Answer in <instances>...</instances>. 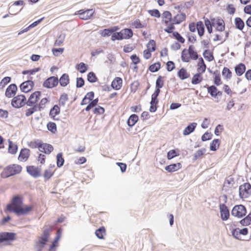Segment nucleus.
<instances>
[{"instance_id": "1", "label": "nucleus", "mask_w": 251, "mask_h": 251, "mask_svg": "<svg viewBox=\"0 0 251 251\" xmlns=\"http://www.w3.org/2000/svg\"><path fill=\"white\" fill-rule=\"evenodd\" d=\"M34 208L33 205H25L21 206L19 208H13L11 205H7L5 211H9L15 213L18 216L27 215Z\"/></svg>"}, {"instance_id": "2", "label": "nucleus", "mask_w": 251, "mask_h": 251, "mask_svg": "<svg viewBox=\"0 0 251 251\" xmlns=\"http://www.w3.org/2000/svg\"><path fill=\"white\" fill-rule=\"evenodd\" d=\"M22 170V167L19 165L13 164L6 167L2 173L1 176L2 178H7L11 176L19 174Z\"/></svg>"}, {"instance_id": "3", "label": "nucleus", "mask_w": 251, "mask_h": 251, "mask_svg": "<svg viewBox=\"0 0 251 251\" xmlns=\"http://www.w3.org/2000/svg\"><path fill=\"white\" fill-rule=\"evenodd\" d=\"M16 238V234L12 232H0V245L5 243V245L10 244L14 241Z\"/></svg>"}, {"instance_id": "4", "label": "nucleus", "mask_w": 251, "mask_h": 251, "mask_svg": "<svg viewBox=\"0 0 251 251\" xmlns=\"http://www.w3.org/2000/svg\"><path fill=\"white\" fill-rule=\"evenodd\" d=\"M26 98L23 94L18 95L13 97L11 100V105L15 108H20L24 106L26 103Z\"/></svg>"}, {"instance_id": "5", "label": "nucleus", "mask_w": 251, "mask_h": 251, "mask_svg": "<svg viewBox=\"0 0 251 251\" xmlns=\"http://www.w3.org/2000/svg\"><path fill=\"white\" fill-rule=\"evenodd\" d=\"M247 213L246 207L242 205H235L232 208L231 215L238 218H242L245 217Z\"/></svg>"}, {"instance_id": "6", "label": "nucleus", "mask_w": 251, "mask_h": 251, "mask_svg": "<svg viewBox=\"0 0 251 251\" xmlns=\"http://www.w3.org/2000/svg\"><path fill=\"white\" fill-rule=\"evenodd\" d=\"M251 194V184L245 183L239 188V196L241 199L246 198Z\"/></svg>"}, {"instance_id": "7", "label": "nucleus", "mask_w": 251, "mask_h": 251, "mask_svg": "<svg viewBox=\"0 0 251 251\" xmlns=\"http://www.w3.org/2000/svg\"><path fill=\"white\" fill-rule=\"evenodd\" d=\"M58 82L59 80L57 76H51L44 81L43 86L45 88L50 89L57 86Z\"/></svg>"}, {"instance_id": "8", "label": "nucleus", "mask_w": 251, "mask_h": 251, "mask_svg": "<svg viewBox=\"0 0 251 251\" xmlns=\"http://www.w3.org/2000/svg\"><path fill=\"white\" fill-rule=\"evenodd\" d=\"M41 95V92L39 91H35L32 93L28 100L26 101V105L28 106H31L34 104H36L40 100Z\"/></svg>"}, {"instance_id": "9", "label": "nucleus", "mask_w": 251, "mask_h": 251, "mask_svg": "<svg viewBox=\"0 0 251 251\" xmlns=\"http://www.w3.org/2000/svg\"><path fill=\"white\" fill-rule=\"evenodd\" d=\"M221 218L223 221H226L230 216L229 209L225 203H221L219 205Z\"/></svg>"}, {"instance_id": "10", "label": "nucleus", "mask_w": 251, "mask_h": 251, "mask_svg": "<svg viewBox=\"0 0 251 251\" xmlns=\"http://www.w3.org/2000/svg\"><path fill=\"white\" fill-rule=\"evenodd\" d=\"M94 11L93 9H88L86 10H79L75 13V15H79L80 19L87 20L90 19L93 15Z\"/></svg>"}, {"instance_id": "11", "label": "nucleus", "mask_w": 251, "mask_h": 251, "mask_svg": "<svg viewBox=\"0 0 251 251\" xmlns=\"http://www.w3.org/2000/svg\"><path fill=\"white\" fill-rule=\"evenodd\" d=\"M23 204V198L21 196L15 195L13 197L10 203L7 205H11L13 208H19Z\"/></svg>"}, {"instance_id": "12", "label": "nucleus", "mask_w": 251, "mask_h": 251, "mask_svg": "<svg viewBox=\"0 0 251 251\" xmlns=\"http://www.w3.org/2000/svg\"><path fill=\"white\" fill-rule=\"evenodd\" d=\"M26 172L34 178H37L41 176L40 169L34 166H26Z\"/></svg>"}, {"instance_id": "13", "label": "nucleus", "mask_w": 251, "mask_h": 251, "mask_svg": "<svg viewBox=\"0 0 251 251\" xmlns=\"http://www.w3.org/2000/svg\"><path fill=\"white\" fill-rule=\"evenodd\" d=\"M18 87L15 83L10 84L6 89L5 95L8 98L14 97L17 93Z\"/></svg>"}, {"instance_id": "14", "label": "nucleus", "mask_w": 251, "mask_h": 251, "mask_svg": "<svg viewBox=\"0 0 251 251\" xmlns=\"http://www.w3.org/2000/svg\"><path fill=\"white\" fill-rule=\"evenodd\" d=\"M40 151L44 152L46 154H50L53 150V146L47 143H43L42 141L40 143L39 148Z\"/></svg>"}, {"instance_id": "15", "label": "nucleus", "mask_w": 251, "mask_h": 251, "mask_svg": "<svg viewBox=\"0 0 251 251\" xmlns=\"http://www.w3.org/2000/svg\"><path fill=\"white\" fill-rule=\"evenodd\" d=\"M30 151L28 149L23 148L21 150L18 159L21 161H26L30 156Z\"/></svg>"}, {"instance_id": "16", "label": "nucleus", "mask_w": 251, "mask_h": 251, "mask_svg": "<svg viewBox=\"0 0 251 251\" xmlns=\"http://www.w3.org/2000/svg\"><path fill=\"white\" fill-rule=\"evenodd\" d=\"M60 112V107L57 104H55L50 109L49 116L54 121L59 120V119L56 118L55 116L59 114Z\"/></svg>"}, {"instance_id": "17", "label": "nucleus", "mask_w": 251, "mask_h": 251, "mask_svg": "<svg viewBox=\"0 0 251 251\" xmlns=\"http://www.w3.org/2000/svg\"><path fill=\"white\" fill-rule=\"evenodd\" d=\"M246 65L243 63H239L234 67V71L237 76L242 75L246 72Z\"/></svg>"}, {"instance_id": "18", "label": "nucleus", "mask_w": 251, "mask_h": 251, "mask_svg": "<svg viewBox=\"0 0 251 251\" xmlns=\"http://www.w3.org/2000/svg\"><path fill=\"white\" fill-rule=\"evenodd\" d=\"M123 80L120 77H116L111 83L112 88L116 90H120L122 87Z\"/></svg>"}, {"instance_id": "19", "label": "nucleus", "mask_w": 251, "mask_h": 251, "mask_svg": "<svg viewBox=\"0 0 251 251\" xmlns=\"http://www.w3.org/2000/svg\"><path fill=\"white\" fill-rule=\"evenodd\" d=\"M197 124L196 123H192L189 124L184 129L183 134L187 136L192 133L196 128Z\"/></svg>"}, {"instance_id": "20", "label": "nucleus", "mask_w": 251, "mask_h": 251, "mask_svg": "<svg viewBox=\"0 0 251 251\" xmlns=\"http://www.w3.org/2000/svg\"><path fill=\"white\" fill-rule=\"evenodd\" d=\"M181 164L180 163H173L169 165H167L165 167V169L168 172L172 173L178 170L181 168Z\"/></svg>"}, {"instance_id": "21", "label": "nucleus", "mask_w": 251, "mask_h": 251, "mask_svg": "<svg viewBox=\"0 0 251 251\" xmlns=\"http://www.w3.org/2000/svg\"><path fill=\"white\" fill-rule=\"evenodd\" d=\"M138 120V116L135 114H132L128 118L126 122L127 125L128 126L131 127L137 123Z\"/></svg>"}, {"instance_id": "22", "label": "nucleus", "mask_w": 251, "mask_h": 251, "mask_svg": "<svg viewBox=\"0 0 251 251\" xmlns=\"http://www.w3.org/2000/svg\"><path fill=\"white\" fill-rule=\"evenodd\" d=\"M58 80L60 85L62 87H66L70 83L69 76L67 74L64 73L61 76Z\"/></svg>"}, {"instance_id": "23", "label": "nucleus", "mask_w": 251, "mask_h": 251, "mask_svg": "<svg viewBox=\"0 0 251 251\" xmlns=\"http://www.w3.org/2000/svg\"><path fill=\"white\" fill-rule=\"evenodd\" d=\"M9 145L8 148V151L9 153L15 154L18 151V147L16 144L14 143L10 139L8 140Z\"/></svg>"}, {"instance_id": "24", "label": "nucleus", "mask_w": 251, "mask_h": 251, "mask_svg": "<svg viewBox=\"0 0 251 251\" xmlns=\"http://www.w3.org/2000/svg\"><path fill=\"white\" fill-rule=\"evenodd\" d=\"M162 17L163 19H165V20L163 21L166 25H168L169 23L173 22L172 15L169 11H164Z\"/></svg>"}, {"instance_id": "25", "label": "nucleus", "mask_w": 251, "mask_h": 251, "mask_svg": "<svg viewBox=\"0 0 251 251\" xmlns=\"http://www.w3.org/2000/svg\"><path fill=\"white\" fill-rule=\"evenodd\" d=\"M202 74L203 73L198 72L197 73L195 74L192 78V83L194 85L200 83L203 79L202 75Z\"/></svg>"}, {"instance_id": "26", "label": "nucleus", "mask_w": 251, "mask_h": 251, "mask_svg": "<svg viewBox=\"0 0 251 251\" xmlns=\"http://www.w3.org/2000/svg\"><path fill=\"white\" fill-rule=\"evenodd\" d=\"M177 76L181 80H184L190 77V74L187 72L184 68H181L177 72Z\"/></svg>"}, {"instance_id": "27", "label": "nucleus", "mask_w": 251, "mask_h": 251, "mask_svg": "<svg viewBox=\"0 0 251 251\" xmlns=\"http://www.w3.org/2000/svg\"><path fill=\"white\" fill-rule=\"evenodd\" d=\"M216 27L217 30L219 31H223L225 29V23L224 21L220 17H217Z\"/></svg>"}, {"instance_id": "28", "label": "nucleus", "mask_w": 251, "mask_h": 251, "mask_svg": "<svg viewBox=\"0 0 251 251\" xmlns=\"http://www.w3.org/2000/svg\"><path fill=\"white\" fill-rule=\"evenodd\" d=\"M198 68L197 71L201 73H204L206 69V65L204 63V60L202 57H200L199 59V62L198 63Z\"/></svg>"}, {"instance_id": "29", "label": "nucleus", "mask_w": 251, "mask_h": 251, "mask_svg": "<svg viewBox=\"0 0 251 251\" xmlns=\"http://www.w3.org/2000/svg\"><path fill=\"white\" fill-rule=\"evenodd\" d=\"M207 87L208 93L212 97L216 99V92L217 91V88L216 85H212L211 86H208L206 85L204 87Z\"/></svg>"}, {"instance_id": "30", "label": "nucleus", "mask_w": 251, "mask_h": 251, "mask_svg": "<svg viewBox=\"0 0 251 251\" xmlns=\"http://www.w3.org/2000/svg\"><path fill=\"white\" fill-rule=\"evenodd\" d=\"M196 27L199 35L200 37L203 36L205 32V28L203 22L201 21L197 22Z\"/></svg>"}, {"instance_id": "31", "label": "nucleus", "mask_w": 251, "mask_h": 251, "mask_svg": "<svg viewBox=\"0 0 251 251\" xmlns=\"http://www.w3.org/2000/svg\"><path fill=\"white\" fill-rule=\"evenodd\" d=\"M235 27L239 30H242L245 27L243 20L240 17H236L234 19Z\"/></svg>"}, {"instance_id": "32", "label": "nucleus", "mask_w": 251, "mask_h": 251, "mask_svg": "<svg viewBox=\"0 0 251 251\" xmlns=\"http://www.w3.org/2000/svg\"><path fill=\"white\" fill-rule=\"evenodd\" d=\"M121 31L123 33V36H124V39H129L133 36V31L130 28H125L121 30Z\"/></svg>"}, {"instance_id": "33", "label": "nucleus", "mask_w": 251, "mask_h": 251, "mask_svg": "<svg viewBox=\"0 0 251 251\" xmlns=\"http://www.w3.org/2000/svg\"><path fill=\"white\" fill-rule=\"evenodd\" d=\"M242 226H248L251 225V212L239 221Z\"/></svg>"}, {"instance_id": "34", "label": "nucleus", "mask_w": 251, "mask_h": 251, "mask_svg": "<svg viewBox=\"0 0 251 251\" xmlns=\"http://www.w3.org/2000/svg\"><path fill=\"white\" fill-rule=\"evenodd\" d=\"M179 154V150L178 149H173L167 152V157L168 160H171L174 157L178 156Z\"/></svg>"}, {"instance_id": "35", "label": "nucleus", "mask_w": 251, "mask_h": 251, "mask_svg": "<svg viewBox=\"0 0 251 251\" xmlns=\"http://www.w3.org/2000/svg\"><path fill=\"white\" fill-rule=\"evenodd\" d=\"M204 58L209 62H211L214 59V57L212 52H211L209 49L204 50L203 52Z\"/></svg>"}, {"instance_id": "36", "label": "nucleus", "mask_w": 251, "mask_h": 251, "mask_svg": "<svg viewBox=\"0 0 251 251\" xmlns=\"http://www.w3.org/2000/svg\"><path fill=\"white\" fill-rule=\"evenodd\" d=\"M221 141L219 139H214L210 144V150L216 151L220 146Z\"/></svg>"}, {"instance_id": "37", "label": "nucleus", "mask_w": 251, "mask_h": 251, "mask_svg": "<svg viewBox=\"0 0 251 251\" xmlns=\"http://www.w3.org/2000/svg\"><path fill=\"white\" fill-rule=\"evenodd\" d=\"M105 228L104 226H101L95 231L96 236L100 239H104V235L105 234Z\"/></svg>"}, {"instance_id": "38", "label": "nucleus", "mask_w": 251, "mask_h": 251, "mask_svg": "<svg viewBox=\"0 0 251 251\" xmlns=\"http://www.w3.org/2000/svg\"><path fill=\"white\" fill-rule=\"evenodd\" d=\"M161 68V63L156 62L149 67L148 70L151 73H155L158 71Z\"/></svg>"}, {"instance_id": "39", "label": "nucleus", "mask_w": 251, "mask_h": 251, "mask_svg": "<svg viewBox=\"0 0 251 251\" xmlns=\"http://www.w3.org/2000/svg\"><path fill=\"white\" fill-rule=\"evenodd\" d=\"M53 226H45L41 235L49 239L50 233L53 230Z\"/></svg>"}, {"instance_id": "40", "label": "nucleus", "mask_w": 251, "mask_h": 251, "mask_svg": "<svg viewBox=\"0 0 251 251\" xmlns=\"http://www.w3.org/2000/svg\"><path fill=\"white\" fill-rule=\"evenodd\" d=\"M222 74L224 78L226 79H230L232 77V72L226 67L223 69Z\"/></svg>"}, {"instance_id": "41", "label": "nucleus", "mask_w": 251, "mask_h": 251, "mask_svg": "<svg viewBox=\"0 0 251 251\" xmlns=\"http://www.w3.org/2000/svg\"><path fill=\"white\" fill-rule=\"evenodd\" d=\"M64 164V159L63 157V153L59 152L56 155V165L58 168H61Z\"/></svg>"}, {"instance_id": "42", "label": "nucleus", "mask_w": 251, "mask_h": 251, "mask_svg": "<svg viewBox=\"0 0 251 251\" xmlns=\"http://www.w3.org/2000/svg\"><path fill=\"white\" fill-rule=\"evenodd\" d=\"M181 60L183 62L188 63L190 62L189 53L188 52L186 49H184L182 50L181 53Z\"/></svg>"}, {"instance_id": "43", "label": "nucleus", "mask_w": 251, "mask_h": 251, "mask_svg": "<svg viewBox=\"0 0 251 251\" xmlns=\"http://www.w3.org/2000/svg\"><path fill=\"white\" fill-rule=\"evenodd\" d=\"M87 80L90 83H94L98 80V78L93 72H90L87 74Z\"/></svg>"}, {"instance_id": "44", "label": "nucleus", "mask_w": 251, "mask_h": 251, "mask_svg": "<svg viewBox=\"0 0 251 251\" xmlns=\"http://www.w3.org/2000/svg\"><path fill=\"white\" fill-rule=\"evenodd\" d=\"M123 39L124 36H123V33L121 30L119 32L112 33L111 37V40L112 41H115L116 40H122Z\"/></svg>"}, {"instance_id": "45", "label": "nucleus", "mask_w": 251, "mask_h": 251, "mask_svg": "<svg viewBox=\"0 0 251 251\" xmlns=\"http://www.w3.org/2000/svg\"><path fill=\"white\" fill-rule=\"evenodd\" d=\"M62 229L61 228H59L57 231H56V235L52 242L51 244H54V245H56V246H58V243L59 240L60 239L62 235Z\"/></svg>"}, {"instance_id": "46", "label": "nucleus", "mask_w": 251, "mask_h": 251, "mask_svg": "<svg viewBox=\"0 0 251 251\" xmlns=\"http://www.w3.org/2000/svg\"><path fill=\"white\" fill-rule=\"evenodd\" d=\"M47 127L50 132L55 133L57 131V126L55 123L50 122L47 125Z\"/></svg>"}, {"instance_id": "47", "label": "nucleus", "mask_w": 251, "mask_h": 251, "mask_svg": "<svg viewBox=\"0 0 251 251\" xmlns=\"http://www.w3.org/2000/svg\"><path fill=\"white\" fill-rule=\"evenodd\" d=\"M19 87L22 92L27 93L30 92L29 84L27 83V80L22 83Z\"/></svg>"}, {"instance_id": "48", "label": "nucleus", "mask_w": 251, "mask_h": 251, "mask_svg": "<svg viewBox=\"0 0 251 251\" xmlns=\"http://www.w3.org/2000/svg\"><path fill=\"white\" fill-rule=\"evenodd\" d=\"M77 66L76 69L81 74L85 73L88 70V65L83 62L80 63Z\"/></svg>"}, {"instance_id": "49", "label": "nucleus", "mask_w": 251, "mask_h": 251, "mask_svg": "<svg viewBox=\"0 0 251 251\" xmlns=\"http://www.w3.org/2000/svg\"><path fill=\"white\" fill-rule=\"evenodd\" d=\"M163 78L164 77L161 75H159L158 76L155 82L156 87L162 88L163 87L164 85Z\"/></svg>"}, {"instance_id": "50", "label": "nucleus", "mask_w": 251, "mask_h": 251, "mask_svg": "<svg viewBox=\"0 0 251 251\" xmlns=\"http://www.w3.org/2000/svg\"><path fill=\"white\" fill-rule=\"evenodd\" d=\"M206 151L205 148H202L196 151L193 157V160H196L199 157L203 155Z\"/></svg>"}, {"instance_id": "51", "label": "nucleus", "mask_w": 251, "mask_h": 251, "mask_svg": "<svg viewBox=\"0 0 251 251\" xmlns=\"http://www.w3.org/2000/svg\"><path fill=\"white\" fill-rule=\"evenodd\" d=\"M69 100L68 95L66 93H63L60 96L59 99V104L61 106H64L65 105L66 101Z\"/></svg>"}, {"instance_id": "52", "label": "nucleus", "mask_w": 251, "mask_h": 251, "mask_svg": "<svg viewBox=\"0 0 251 251\" xmlns=\"http://www.w3.org/2000/svg\"><path fill=\"white\" fill-rule=\"evenodd\" d=\"M148 12L151 15V16L157 18H159L161 16V14L159 11L157 9L149 10H148Z\"/></svg>"}, {"instance_id": "53", "label": "nucleus", "mask_w": 251, "mask_h": 251, "mask_svg": "<svg viewBox=\"0 0 251 251\" xmlns=\"http://www.w3.org/2000/svg\"><path fill=\"white\" fill-rule=\"evenodd\" d=\"M65 38V34L62 33L61 34L58 39H57L54 43V46H60L63 43Z\"/></svg>"}, {"instance_id": "54", "label": "nucleus", "mask_w": 251, "mask_h": 251, "mask_svg": "<svg viewBox=\"0 0 251 251\" xmlns=\"http://www.w3.org/2000/svg\"><path fill=\"white\" fill-rule=\"evenodd\" d=\"M147 49H151L152 51H154L156 49L155 41L154 40H150L147 44Z\"/></svg>"}, {"instance_id": "55", "label": "nucleus", "mask_w": 251, "mask_h": 251, "mask_svg": "<svg viewBox=\"0 0 251 251\" xmlns=\"http://www.w3.org/2000/svg\"><path fill=\"white\" fill-rule=\"evenodd\" d=\"M11 77L10 76H5L2 78L0 82V87L3 88L6 85L10 82Z\"/></svg>"}, {"instance_id": "56", "label": "nucleus", "mask_w": 251, "mask_h": 251, "mask_svg": "<svg viewBox=\"0 0 251 251\" xmlns=\"http://www.w3.org/2000/svg\"><path fill=\"white\" fill-rule=\"evenodd\" d=\"M40 70H41V68L40 67L35 68L31 69V70H24L22 72V74L25 75L29 74L30 75H33L34 74H35L36 72H39V71H40Z\"/></svg>"}, {"instance_id": "57", "label": "nucleus", "mask_w": 251, "mask_h": 251, "mask_svg": "<svg viewBox=\"0 0 251 251\" xmlns=\"http://www.w3.org/2000/svg\"><path fill=\"white\" fill-rule=\"evenodd\" d=\"M93 112L94 114L100 115L104 113L105 109L103 107L99 105L93 109Z\"/></svg>"}, {"instance_id": "58", "label": "nucleus", "mask_w": 251, "mask_h": 251, "mask_svg": "<svg viewBox=\"0 0 251 251\" xmlns=\"http://www.w3.org/2000/svg\"><path fill=\"white\" fill-rule=\"evenodd\" d=\"M214 83L216 86H219L222 84V81L221 79V75L220 73H218V74L215 75V76L214 77Z\"/></svg>"}, {"instance_id": "59", "label": "nucleus", "mask_w": 251, "mask_h": 251, "mask_svg": "<svg viewBox=\"0 0 251 251\" xmlns=\"http://www.w3.org/2000/svg\"><path fill=\"white\" fill-rule=\"evenodd\" d=\"M212 134L211 132H205L201 136V139L203 142L212 139Z\"/></svg>"}, {"instance_id": "60", "label": "nucleus", "mask_w": 251, "mask_h": 251, "mask_svg": "<svg viewBox=\"0 0 251 251\" xmlns=\"http://www.w3.org/2000/svg\"><path fill=\"white\" fill-rule=\"evenodd\" d=\"M25 4V2L23 0H16L12 4H9V8L12 10V9H14L16 6H22Z\"/></svg>"}, {"instance_id": "61", "label": "nucleus", "mask_w": 251, "mask_h": 251, "mask_svg": "<svg viewBox=\"0 0 251 251\" xmlns=\"http://www.w3.org/2000/svg\"><path fill=\"white\" fill-rule=\"evenodd\" d=\"M85 84V81L82 77L76 78V87L80 88L82 87Z\"/></svg>"}, {"instance_id": "62", "label": "nucleus", "mask_w": 251, "mask_h": 251, "mask_svg": "<svg viewBox=\"0 0 251 251\" xmlns=\"http://www.w3.org/2000/svg\"><path fill=\"white\" fill-rule=\"evenodd\" d=\"M100 34L102 37H106L109 36L110 35H112V33L111 30L110 28H105L103 30L100 31Z\"/></svg>"}, {"instance_id": "63", "label": "nucleus", "mask_w": 251, "mask_h": 251, "mask_svg": "<svg viewBox=\"0 0 251 251\" xmlns=\"http://www.w3.org/2000/svg\"><path fill=\"white\" fill-rule=\"evenodd\" d=\"M226 10L228 14L233 15L236 11V8L232 4H228L226 6Z\"/></svg>"}, {"instance_id": "64", "label": "nucleus", "mask_w": 251, "mask_h": 251, "mask_svg": "<svg viewBox=\"0 0 251 251\" xmlns=\"http://www.w3.org/2000/svg\"><path fill=\"white\" fill-rule=\"evenodd\" d=\"M53 175V173L49 170H45L44 171V173L43 176L46 180H48L50 179L52 176Z\"/></svg>"}]
</instances>
